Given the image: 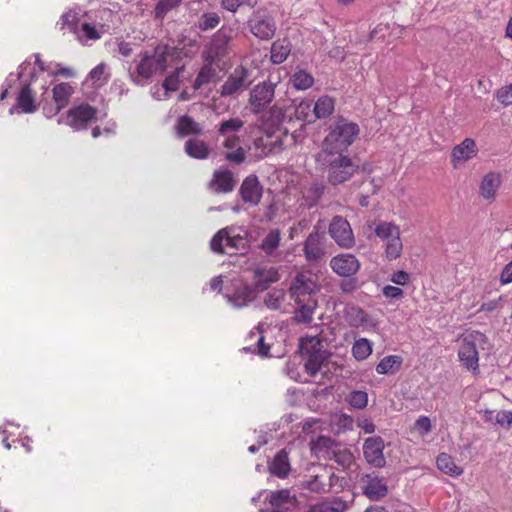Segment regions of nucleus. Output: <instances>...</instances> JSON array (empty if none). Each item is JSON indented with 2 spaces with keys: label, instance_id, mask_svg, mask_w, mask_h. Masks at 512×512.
Here are the masks:
<instances>
[{
  "label": "nucleus",
  "instance_id": "obj_1",
  "mask_svg": "<svg viewBox=\"0 0 512 512\" xmlns=\"http://www.w3.org/2000/svg\"><path fill=\"white\" fill-rule=\"evenodd\" d=\"M359 134V126L345 118H338L331 126L322 143L321 155L343 153Z\"/></svg>",
  "mask_w": 512,
  "mask_h": 512
},
{
  "label": "nucleus",
  "instance_id": "obj_2",
  "mask_svg": "<svg viewBox=\"0 0 512 512\" xmlns=\"http://www.w3.org/2000/svg\"><path fill=\"white\" fill-rule=\"evenodd\" d=\"M172 49L166 44H158L152 49L140 53L136 66V76L131 74L133 81L140 85V79H150L156 73H163L167 68L168 58Z\"/></svg>",
  "mask_w": 512,
  "mask_h": 512
},
{
  "label": "nucleus",
  "instance_id": "obj_3",
  "mask_svg": "<svg viewBox=\"0 0 512 512\" xmlns=\"http://www.w3.org/2000/svg\"><path fill=\"white\" fill-rule=\"evenodd\" d=\"M300 349L305 358V369L311 376L316 375L321 370L330 355L317 336L303 338Z\"/></svg>",
  "mask_w": 512,
  "mask_h": 512
},
{
  "label": "nucleus",
  "instance_id": "obj_4",
  "mask_svg": "<svg viewBox=\"0 0 512 512\" xmlns=\"http://www.w3.org/2000/svg\"><path fill=\"white\" fill-rule=\"evenodd\" d=\"M237 232L235 227H226L218 231L212 238L210 246L213 252L233 254L247 247L246 232Z\"/></svg>",
  "mask_w": 512,
  "mask_h": 512
},
{
  "label": "nucleus",
  "instance_id": "obj_5",
  "mask_svg": "<svg viewBox=\"0 0 512 512\" xmlns=\"http://www.w3.org/2000/svg\"><path fill=\"white\" fill-rule=\"evenodd\" d=\"M232 29L222 27L211 38L202 51V59L215 63L219 69L229 54V43L232 40Z\"/></svg>",
  "mask_w": 512,
  "mask_h": 512
},
{
  "label": "nucleus",
  "instance_id": "obj_6",
  "mask_svg": "<svg viewBox=\"0 0 512 512\" xmlns=\"http://www.w3.org/2000/svg\"><path fill=\"white\" fill-rule=\"evenodd\" d=\"M325 161L328 164L327 180L333 186L350 180L358 169V165L343 153L326 156Z\"/></svg>",
  "mask_w": 512,
  "mask_h": 512
},
{
  "label": "nucleus",
  "instance_id": "obj_7",
  "mask_svg": "<svg viewBox=\"0 0 512 512\" xmlns=\"http://www.w3.org/2000/svg\"><path fill=\"white\" fill-rule=\"evenodd\" d=\"M375 235L385 242V255L389 260L400 257L403 244L400 228L392 222L380 221L374 229Z\"/></svg>",
  "mask_w": 512,
  "mask_h": 512
},
{
  "label": "nucleus",
  "instance_id": "obj_8",
  "mask_svg": "<svg viewBox=\"0 0 512 512\" xmlns=\"http://www.w3.org/2000/svg\"><path fill=\"white\" fill-rule=\"evenodd\" d=\"M320 291L317 276L311 273H298L289 287L290 299L294 302L302 300H317L316 294Z\"/></svg>",
  "mask_w": 512,
  "mask_h": 512
},
{
  "label": "nucleus",
  "instance_id": "obj_9",
  "mask_svg": "<svg viewBox=\"0 0 512 512\" xmlns=\"http://www.w3.org/2000/svg\"><path fill=\"white\" fill-rule=\"evenodd\" d=\"M277 83L262 81L253 86L249 92L248 107L252 114H260L270 108L275 97Z\"/></svg>",
  "mask_w": 512,
  "mask_h": 512
},
{
  "label": "nucleus",
  "instance_id": "obj_10",
  "mask_svg": "<svg viewBox=\"0 0 512 512\" xmlns=\"http://www.w3.org/2000/svg\"><path fill=\"white\" fill-rule=\"evenodd\" d=\"M485 340V335L481 332L474 331L466 334L458 351L460 362L473 373L479 370V356L477 345Z\"/></svg>",
  "mask_w": 512,
  "mask_h": 512
},
{
  "label": "nucleus",
  "instance_id": "obj_11",
  "mask_svg": "<svg viewBox=\"0 0 512 512\" xmlns=\"http://www.w3.org/2000/svg\"><path fill=\"white\" fill-rule=\"evenodd\" d=\"M250 32L261 40L271 39L276 31L274 18L264 9L255 10L248 20Z\"/></svg>",
  "mask_w": 512,
  "mask_h": 512
},
{
  "label": "nucleus",
  "instance_id": "obj_12",
  "mask_svg": "<svg viewBox=\"0 0 512 512\" xmlns=\"http://www.w3.org/2000/svg\"><path fill=\"white\" fill-rule=\"evenodd\" d=\"M252 82L251 71L244 66H238L221 86L220 94L224 97L233 96L244 91Z\"/></svg>",
  "mask_w": 512,
  "mask_h": 512
},
{
  "label": "nucleus",
  "instance_id": "obj_13",
  "mask_svg": "<svg viewBox=\"0 0 512 512\" xmlns=\"http://www.w3.org/2000/svg\"><path fill=\"white\" fill-rule=\"evenodd\" d=\"M331 238L342 248H351L355 238L349 222L342 216H334L329 225Z\"/></svg>",
  "mask_w": 512,
  "mask_h": 512
},
{
  "label": "nucleus",
  "instance_id": "obj_14",
  "mask_svg": "<svg viewBox=\"0 0 512 512\" xmlns=\"http://www.w3.org/2000/svg\"><path fill=\"white\" fill-rule=\"evenodd\" d=\"M96 118V109L89 104H80L67 111L65 123L75 130L86 129Z\"/></svg>",
  "mask_w": 512,
  "mask_h": 512
},
{
  "label": "nucleus",
  "instance_id": "obj_15",
  "mask_svg": "<svg viewBox=\"0 0 512 512\" xmlns=\"http://www.w3.org/2000/svg\"><path fill=\"white\" fill-rule=\"evenodd\" d=\"M385 444L380 436L367 438L363 443V455L367 463L375 468H382L386 465L383 454Z\"/></svg>",
  "mask_w": 512,
  "mask_h": 512
},
{
  "label": "nucleus",
  "instance_id": "obj_16",
  "mask_svg": "<svg viewBox=\"0 0 512 512\" xmlns=\"http://www.w3.org/2000/svg\"><path fill=\"white\" fill-rule=\"evenodd\" d=\"M360 484L363 494L370 500L378 501L388 494L386 482L374 473L362 475Z\"/></svg>",
  "mask_w": 512,
  "mask_h": 512
},
{
  "label": "nucleus",
  "instance_id": "obj_17",
  "mask_svg": "<svg viewBox=\"0 0 512 512\" xmlns=\"http://www.w3.org/2000/svg\"><path fill=\"white\" fill-rule=\"evenodd\" d=\"M330 266L339 276L349 277L359 270L360 263L352 254H340L331 259Z\"/></svg>",
  "mask_w": 512,
  "mask_h": 512
},
{
  "label": "nucleus",
  "instance_id": "obj_18",
  "mask_svg": "<svg viewBox=\"0 0 512 512\" xmlns=\"http://www.w3.org/2000/svg\"><path fill=\"white\" fill-rule=\"evenodd\" d=\"M239 194L245 203L257 205L262 197V186L256 175L247 176L239 189Z\"/></svg>",
  "mask_w": 512,
  "mask_h": 512
},
{
  "label": "nucleus",
  "instance_id": "obj_19",
  "mask_svg": "<svg viewBox=\"0 0 512 512\" xmlns=\"http://www.w3.org/2000/svg\"><path fill=\"white\" fill-rule=\"evenodd\" d=\"M326 185L323 182L313 181L301 188L300 206L308 209L317 206L324 195Z\"/></svg>",
  "mask_w": 512,
  "mask_h": 512
},
{
  "label": "nucleus",
  "instance_id": "obj_20",
  "mask_svg": "<svg viewBox=\"0 0 512 512\" xmlns=\"http://www.w3.org/2000/svg\"><path fill=\"white\" fill-rule=\"evenodd\" d=\"M477 154V146L473 139L465 138L460 144L456 145L451 152V162L454 168L464 164Z\"/></svg>",
  "mask_w": 512,
  "mask_h": 512
},
{
  "label": "nucleus",
  "instance_id": "obj_21",
  "mask_svg": "<svg viewBox=\"0 0 512 512\" xmlns=\"http://www.w3.org/2000/svg\"><path fill=\"white\" fill-rule=\"evenodd\" d=\"M236 185L234 174L229 170H218L213 174V178L209 182V188L212 192L229 193L232 192Z\"/></svg>",
  "mask_w": 512,
  "mask_h": 512
},
{
  "label": "nucleus",
  "instance_id": "obj_22",
  "mask_svg": "<svg viewBox=\"0 0 512 512\" xmlns=\"http://www.w3.org/2000/svg\"><path fill=\"white\" fill-rule=\"evenodd\" d=\"M269 504L273 510L290 511L296 504V497L291 495L290 490L281 489L271 492L269 496Z\"/></svg>",
  "mask_w": 512,
  "mask_h": 512
},
{
  "label": "nucleus",
  "instance_id": "obj_23",
  "mask_svg": "<svg viewBox=\"0 0 512 512\" xmlns=\"http://www.w3.org/2000/svg\"><path fill=\"white\" fill-rule=\"evenodd\" d=\"M501 186V175L497 172L486 174L480 183L479 194L485 200H493Z\"/></svg>",
  "mask_w": 512,
  "mask_h": 512
},
{
  "label": "nucleus",
  "instance_id": "obj_24",
  "mask_svg": "<svg viewBox=\"0 0 512 512\" xmlns=\"http://www.w3.org/2000/svg\"><path fill=\"white\" fill-rule=\"evenodd\" d=\"M321 237L318 232H312L304 242V254L309 262L321 260L324 255V249L321 245Z\"/></svg>",
  "mask_w": 512,
  "mask_h": 512
},
{
  "label": "nucleus",
  "instance_id": "obj_25",
  "mask_svg": "<svg viewBox=\"0 0 512 512\" xmlns=\"http://www.w3.org/2000/svg\"><path fill=\"white\" fill-rule=\"evenodd\" d=\"M295 310L293 320L299 324H309L313 320V314L318 306L317 300H305L294 302Z\"/></svg>",
  "mask_w": 512,
  "mask_h": 512
},
{
  "label": "nucleus",
  "instance_id": "obj_26",
  "mask_svg": "<svg viewBox=\"0 0 512 512\" xmlns=\"http://www.w3.org/2000/svg\"><path fill=\"white\" fill-rule=\"evenodd\" d=\"M279 280L278 270L274 267H257L253 271V281L256 288L264 290Z\"/></svg>",
  "mask_w": 512,
  "mask_h": 512
},
{
  "label": "nucleus",
  "instance_id": "obj_27",
  "mask_svg": "<svg viewBox=\"0 0 512 512\" xmlns=\"http://www.w3.org/2000/svg\"><path fill=\"white\" fill-rule=\"evenodd\" d=\"M270 473L278 478H286L290 472L288 453L285 450L279 451L269 463Z\"/></svg>",
  "mask_w": 512,
  "mask_h": 512
},
{
  "label": "nucleus",
  "instance_id": "obj_28",
  "mask_svg": "<svg viewBox=\"0 0 512 512\" xmlns=\"http://www.w3.org/2000/svg\"><path fill=\"white\" fill-rule=\"evenodd\" d=\"M217 69L215 63L209 60H203V66L194 80L193 88L198 90L202 86L212 82L217 77Z\"/></svg>",
  "mask_w": 512,
  "mask_h": 512
},
{
  "label": "nucleus",
  "instance_id": "obj_29",
  "mask_svg": "<svg viewBox=\"0 0 512 512\" xmlns=\"http://www.w3.org/2000/svg\"><path fill=\"white\" fill-rule=\"evenodd\" d=\"M334 109L335 100L328 95H323L318 98L313 106V117L315 119H325L334 112Z\"/></svg>",
  "mask_w": 512,
  "mask_h": 512
},
{
  "label": "nucleus",
  "instance_id": "obj_30",
  "mask_svg": "<svg viewBox=\"0 0 512 512\" xmlns=\"http://www.w3.org/2000/svg\"><path fill=\"white\" fill-rule=\"evenodd\" d=\"M179 136L200 135L203 131L202 126L192 117L184 115L177 120L176 125Z\"/></svg>",
  "mask_w": 512,
  "mask_h": 512
},
{
  "label": "nucleus",
  "instance_id": "obj_31",
  "mask_svg": "<svg viewBox=\"0 0 512 512\" xmlns=\"http://www.w3.org/2000/svg\"><path fill=\"white\" fill-rule=\"evenodd\" d=\"M184 148L187 155L195 159H206L210 154L208 145L197 138L187 140Z\"/></svg>",
  "mask_w": 512,
  "mask_h": 512
},
{
  "label": "nucleus",
  "instance_id": "obj_32",
  "mask_svg": "<svg viewBox=\"0 0 512 512\" xmlns=\"http://www.w3.org/2000/svg\"><path fill=\"white\" fill-rule=\"evenodd\" d=\"M17 107L23 113H33L36 111L37 107L29 83H26L20 90L17 97Z\"/></svg>",
  "mask_w": 512,
  "mask_h": 512
},
{
  "label": "nucleus",
  "instance_id": "obj_33",
  "mask_svg": "<svg viewBox=\"0 0 512 512\" xmlns=\"http://www.w3.org/2000/svg\"><path fill=\"white\" fill-rule=\"evenodd\" d=\"M436 464L441 472L449 476L458 477L463 473V469L460 466H457L454 459L446 453L438 455Z\"/></svg>",
  "mask_w": 512,
  "mask_h": 512
},
{
  "label": "nucleus",
  "instance_id": "obj_34",
  "mask_svg": "<svg viewBox=\"0 0 512 512\" xmlns=\"http://www.w3.org/2000/svg\"><path fill=\"white\" fill-rule=\"evenodd\" d=\"M403 363V359L398 355H389L380 360L376 366V372L381 375L396 373Z\"/></svg>",
  "mask_w": 512,
  "mask_h": 512
},
{
  "label": "nucleus",
  "instance_id": "obj_35",
  "mask_svg": "<svg viewBox=\"0 0 512 512\" xmlns=\"http://www.w3.org/2000/svg\"><path fill=\"white\" fill-rule=\"evenodd\" d=\"M52 92L55 105H58V109H63L67 106L74 89L69 83H60L54 86Z\"/></svg>",
  "mask_w": 512,
  "mask_h": 512
},
{
  "label": "nucleus",
  "instance_id": "obj_36",
  "mask_svg": "<svg viewBox=\"0 0 512 512\" xmlns=\"http://www.w3.org/2000/svg\"><path fill=\"white\" fill-rule=\"evenodd\" d=\"M74 35L82 45H88L89 41H96L101 38V34L96 29L95 25L86 22L82 23L80 27H77V31Z\"/></svg>",
  "mask_w": 512,
  "mask_h": 512
},
{
  "label": "nucleus",
  "instance_id": "obj_37",
  "mask_svg": "<svg viewBox=\"0 0 512 512\" xmlns=\"http://www.w3.org/2000/svg\"><path fill=\"white\" fill-rule=\"evenodd\" d=\"M326 474H317L312 476L310 479L303 481L301 487L307 489L313 493H328L329 485H326Z\"/></svg>",
  "mask_w": 512,
  "mask_h": 512
},
{
  "label": "nucleus",
  "instance_id": "obj_38",
  "mask_svg": "<svg viewBox=\"0 0 512 512\" xmlns=\"http://www.w3.org/2000/svg\"><path fill=\"white\" fill-rule=\"evenodd\" d=\"M338 447V444L332 438L326 436H320L312 442V450L317 455L329 456L330 453H335Z\"/></svg>",
  "mask_w": 512,
  "mask_h": 512
},
{
  "label": "nucleus",
  "instance_id": "obj_39",
  "mask_svg": "<svg viewBox=\"0 0 512 512\" xmlns=\"http://www.w3.org/2000/svg\"><path fill=\"white\" fill-rule=\"evenodd\" d=\"M226 298L235 308H242L253 300V293L251 288L243 286L238 288L232 296L226 295Z\"/></svg>",
  "mask_w": 512,
  "mask_h": 512
},
{
  "label": "nucleus",
  "instance_id": "obj_40",
  "mask_svg": "<svg viewBox=\"0 0 512 512\" xmlns=\"http://www.w3.org/2000/svg\"><path fill=\"white\" fill-rule=\"evenodd\" d=\"M290 84L296 90H307L314 84V78L307 71L300 69L292 74Z\"/></svg>",
  "mask_w": 512,
  "mask_h": 512
},
{
  "label": "nucleus",
  "instance_id": "obj_41",
  "mask_svg": "<svg viewBox=\"0 0 512 512\" xmlns=\"http://www.w3.org/2000/svg\"><path fill=\"white\" fill-rule=\"evenodd\" d=\"M56 26L62 32L68 30L75 34L78 27V13L72 10L63 13L56 23Z\"/></svg>",
  "mask_w": 512,
  "mask_h": 512
},
{
  "label": "nucleus",
  "instance_id": "obj_42",
  "mask_svg": "<svg viewBox=\"0 0 512 512\" xmlns=\"http://www.w3.org/2000/svg\"><path fill=\"white\" fill-rule=\"evenodd\" d=\"M244 126V122L240 118H230L223 120L217 126V132L220 136L236 135Z\"/></svg>",
  "mask_w": 512,
  "mask_h": 512
},
{
  "label": "nucleus",
  "instance_id": "obj_43",
  "mask_svg": "<svg viewBox=\"0 0 512 512\" xmlns=\"http://www.w3.org/2000/svg\"><path fill=\"white\" fill-rule=\"evenodd\" d=\"M372 353V343L366 338H360L352 346V355L355 359L362 361Z\"/></svg>",
  "mask_w": 512,
  "mask_h": 512
},
{
  "label": "nucleus",
  "instance_id": "obj_44",
  "mask_svg": "<svg viewBox=\"0 0 512 512\" xmlns=\"http://www.w3.org/2000/svg\"><path fill=\"white\" fill-rule=\"evenodd\" d=\"M281 234L278 229L271 230L262 240L261 249L267 255H272L279 247Z\"/></svg>",
  "mask_w": 512,
  "mask_h": 512
},
{
  "label": "nucleus",
  "instance_id": "obj_45",
  "mask_svg": "<svg viewBox=\"0 0 512 512\" xmlns=\"http://www.w3.org/2000/svg\"><path fill=\"white\" fill-rule=\"evenodd\" d=\"M290 54V47L288 43L283 42H274L271 46V61L274 64L283 63L288 55Z\"/></svg>",
  "mask_w": 512,
  "mask_h": 512
},
{
  "label": "nucleus",
  "instance_id": "obj_46",
  "mask_svg": "<svg viewBox=\"0 0 512 512\" xmlns=\"http://www.w3.org/2000/svg\"><path fill=\"white\" fill-rule=\"evenodd\" d=\"M286 298V293L282 289H274L267 293L264 298V304L271 310H279Z\"/></svg>",
  "mask_w": 512,
  "mask_h": 512
},
{
  "label": "nucleus",
  "instance_id": "obj_47",
  "mask_svg": "<svg viewBox=\"0 0 512 512\" xmlns=\"http://www.w3.org/2000/svg\"><path fill=\"white\" fill-rule=\"evenodd\" d=\"M182 0H159L154 9V18L163 20L164 17L173 9L181 4Z\"/></svg>",
  "mask_w": 512,
  "mask_h": 512
},
{
  "label": "nucleus",
  "instance_id": "obj_48",
  "mask_svg": "<svg viewBox=\"0 0 512 512\" xmlns=\"http://www.w3.org/2000/svg\"><path fill=\"white\" fill-rule=\"evenodd\" d=\"M220 23V16L216 12L203 13L197 22V27L201 31H207L216 28Z\"/></svg>",
  "mask_w": 512,
  "mask_h": 512
},
{
  "label": "nucleus",
  "instance_id": "obj_49",
  "mask_svg": "<svg viewBox=\"0 0 512 512\" xmlns=\"http://www.w3.org/2000/svg\"><path fill=\"white\" fill-rule=\"evenodd\" d=\"M184 72V66L178 67L175 71L167 76L163 81L162 87L164 89V96H167L169 92H174L179 89L180 74Z\"/></svg>",
  "mask_w": 512,
  "mask_h": 512
},
{
  "label": "nucleus",
  "instance_id": "obj_50",
  "mask_svg": "<svg viewBox=\"0 0 512 512\" xmlns=\"http://www.w3.org/2000/svg\"><path fill=\"white\" fill-rule=\"evenodd\" d=\"M347 402L355 409H364L368 404V394L362 390L352 391L347 396Z\"/></svg>",
  "mask_w": 512,
  "mask_h": 512
},
{
  "label": "nucleus",
  "instance_id": "obj_51",
  "mask_svg": "<svg viewBox=\"0 0 512 512\" xmlns=\"http://www.w3.org/2000/svg\"><path fill=\"white\" fill-rule=\"evenodd\" d=\"M258 0H222L221 7L229 12L235 13L241 7L253 8Z\"/></svg>",
  "mask_w": 512,
  "mask_h": 512
},
{
  "label": "nucleus",
  "instance_id": "obj_52",
  "mask_svg": "<svg viewBox=\"0 0 512 512\" xmlns=\"http://www.w3.org/2000/svg\"><path fill=\"white\" fill-rule=\"evenodd\" d=\"M106 68V64L100 63L90 71L89 77L93 84L101 86L108 81V74L106 73Z\"/></svg>",
  "mask_w": 512,
  "mask_h": 512
},
{
  "label": "nucleus",
  "instance_id": "obj_53",
  "mask_svg": "<svg viewBox=\"0 0 512 512\" xmlns=\"http://www.w3.org/2000/svg\"><path fill=\"white\" fill-rule=\"evenodd\" d=\"M311 102L310 101H301L296 107L294 115L298 120H303L307 122H312L313 120L310 118L313 116L311 114Z\"/></svg>",
  "mask_w": 512,
  "mask_h": 512
},
{
  "label": "nucleus",
  "instance_id": "obj_54",
  "mask_svg": "<svg viewBox=\"0 0 512 512\" xmlns=\"http://www.w3.org/2000/svg\"><path fill=\"white\" fill-rule=\"evenodd\" d=\"M254 144L257 148L262 147L263 153L266 155L268 153H271L275 149V147L278 144H280V140L277 139L275 141H272L271 135H267L265 138L260 137V138L256 139Z\"/></svg>",
  "mask_w": 512,
  "mask_h": 512
},
{
  "label": "nucleus",
  "instance_id": "obj_55",
  "mask_svg": "<svg viewBox=\"0 0 512 512\" xmlns=\"http://www.w3.org/2000/svg\"><path fill=\"white\" fill-rule=\"evenodd\" d=\"M496 97L498 101L504 106L512 104V83L504 86L497 91Z\"/></svg>",
  "mask_w": 512,
  "mask_h": 512
},
{
  "label": "nucleus",
  "instance_id": "obj_56",
  "mask_svg": "<svg viewBox=\"0 0 512 512\" xmlns=\"http://www.w3.org/2000/svg\"><path fill=\"white\" fill-rule=\"evenodd\" d=\"M324 504L327 506V512H344L348 508L347 502L341 498L324 501Z\"/></svg>",
  "mask_w": 512,
  "mask_h": 512
},
{
  "label": "nucleus",
  "instance_id": "obj_57",
  "mask_svg": "<svg viewBox=\"0 0 512 512\" xmlns=\"http://www.w3.org/2000/svg\"><path fill=\"white\" fill-rule=\"evenodd\" d=\"M414 428L419 432L420 435L424 436L431 431V421L426 416H420L415 421Z\"/></svg>",
  "mask_w": 512,
  "mask_h": 512
},
{
  "label": "nucleus",
  "instance_id": "obj_58",
  "mask_svg": "<svg viewBox=\"0 0 512 512\" xmlns=\"http://www.w3.org/2000/svg\"><path fill=\"white\" fill-rule=\"evenodd\" d=\"M245 158V151L242 147H237L234 151L225 153V159L235 164L243 163Z\"/></svg>",
  "mask_w": 512,
  "mask_h": 512
},
{
  "label": "nucleus",
  "instance_id": "obj_59",
  "mask_svg": "<svg viewBox=\"0 0 512 512\" xmlns=\"http://www.w3.org/2000/svg\"><path fill=\"white\" fill-rule=\"evenodd\" d=\"M269 114H270V118L272 120L273 126L280 125L283 122L284 117H285L283 109L276 105L271 106L269 108Z\"/></svg>",
  "mask_w": 512,
  "mask_h": 512
},
{
  "label": "nucleus",
  "instance_id": "obj_60",
  "mask_svg": "<svg viewBox=\"0 0 512 512\" xmlns=\"http://www.w3.org/2000/svg\"><path fill=\"white\" fill-rule=\"evenodd\" d=\"M333 456L335 458V460L340 463L342 466H346V465H349L352 461V454L345 450V451H340V448L338 447L336 449V452L333 453Z\"/></svg>",
  "mask_w": 512,
  "mask_h": 512
},
{
  "label": "nucleus",
  "instance_id": "obj_61",
  "mask_svg": "<svg viewBox=\"0 0 512 512\" xmlns=\"http://www.w3.org/2000/svg\"><path fill=\"white\" fill-rule=\"evenodd\" d=\"M390 280L396 285L404 286L409 283L410 275L403 270H398L392 274Z\"/></svg>",
  "mask_w": 512,
  "mask_h": 512
},
{
  "label": "nucleus",
  "instance_id": "obj_62",
  "mask_svg": "<svg viewBox=\"0 0 512 512\" xmlns=\"http://www.w3.org/2000/svg\"><path fill=\"white\" fill-rule=\"evenodd\" d=\"M495 423L503 426L505 424H512V412L511 411H498L495 414Z\"/></svg>",
  "mask_w": 512,
  "mask_h": 512
},
{
  "label": "nucleus",
  "instance_id": "obj_63",
  "mask_svg": "<svg viewBox=\"0 0 512 512\" xmlns=\"http://www.w3.org/2000/svg\"><path fill=\"white\" fill-rule=\"evenodd\" d=\"M500 283L502 285L512 283V260L509 263H507L502 269L500 274Z\"/></svg>",
  "mask_w": 512,
  "mask_h": 512
},
{
  "label": "nucleus",
  "instance_id": "obj_64",
  "mask_svg": "<svg viewBox=\"0 0 512 512\" xmlns=\"http://www.w3.org/2000/svg\"><path fill=\"white\" fill-rule=\"evenodd\" d=\"M383 292V295L386 297V298H400L403 296L404 292L401 288L399 287H396V286H392V285H387L383 288L382 290Z\"/></svg>",
  "mask_w": 512,
  "mask_h": 512
}]
</instances>
